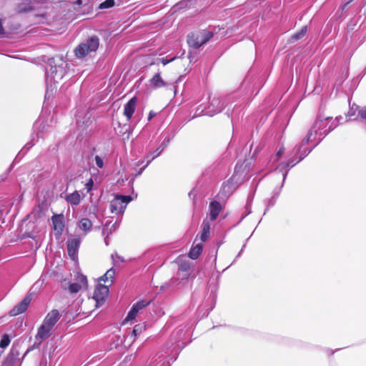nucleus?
<instances>
[{
  "instance_id": "c756f323",
  "label": "nucleus",
  "mask_w": 366,
  "mask_h": 366,
  "mask_svg": "<svg viewBox=\"0 0 366 366\" xmlns=\"http://www.w3.org/2000/svg\"><path fill=\"white\" fill-rule=\"evenodd\" d=\"M281 189H282V187H280V188L279 189V190H278L277 192H275V194L272 196V198H270V199L267 201V205H266V209H265V212H264V214H266V212H267V210H269V209L270 207H273V206L274 205V204H275V202H276V200H277V197H278V196H279V194H280V193Z\"/></svg>"
},
{
  "instance_id": "c85d7f7f",
  "label": "nucleus",
  "mask_w": 366,
  "mask_h": 366,
  "mask_svg": "<svg viewBox=\"0 0 366 366\" xmlns=\"http://www.w3.org/2000/svg\"><path fill=\"white\" fill-rule=\"evenodd\" d=\"M192 1V0H183L177 3L176 5H174L172 9H174V11L181 9H184L190 6Z\"/></svg>"
},
{
  "instance_id": "7ed1b4c3",
  "label": "nucleus",
  "mask_w": 366,
  "mask_h": 366,
  "mask_svg": "<svg viewBox=\"0 0 366 366\" xmlns=\"http://www.w3.org/2000/svg\"><path fill=\"white\" fill-rule=\"evenodd\" d=\"M310 136L305 137L300 144H297L290 154L288 155V159L285 162L288 164V169L292 168L297 163L305 159L312 150V148L306 147L309 142Z\"/></svg>"
},
{
  "instance_id": "4d7b16f0",
  "label": "nucleus",
  "mask_w": 366,
  "mask_h": 366,
  "mask_svg": "<svg viewBox=\"0 0 366 366\" xmlns=\"http://www.w3.org/2000/svg\"><path fill=\"white\" fill-rule=\"evenodd\" d=\"M5 34V31L3 26L2 19H0V35H4Z\"/></svg>"
},
{
  "instance_id": "dca6fc26",
  "label": "nucleus",
  "mask_w": 366,
  "mask_h": 366,
  "mask_svg": "<svg viewBox=\"0 0 366 366\" xmlns=\"http://www.w3.org/2000/svg\"><path fill=\"white\" fill-rule=\"evenodd\" d=\"M186 332H184V328L182 327L177 328L173 332L172 336L175 337V342L172 343V345H174L173 350H176L177 348V350L180 351L185 347L184 343L182 342V336H184Z\"/></svg>"
},
{
  "instance_id": "f257e3e1",
  "label": "nucleus",
  "mask_w": 366,
  "mask_h": 366,
  "mask_svg": "<svg viewBox=\"0 0 366 366\" xmlns=\"http://www.w3.org/2000/svg\"><path fill=\"white\" fill-rule=\"evenodd\" d=\"M339 119H342V117L333 119L332 117H325L320 114H318L312 129L305 137L310 136L309 142L317 139L316 144L312 147V149L337 127Z\"/></svg>"
},
{
  "instance_id": "6ab92c4d",
  "label": "nucleus",
  "mask_w": 366,
  "mask_h": 366,
  "mask_svg": "<svg viewBox=\"0 0 366 366\" xmlns=\"http://www.w3.org/2000/svg\"><path fill=\"white\" fill-rule=\"evenodd\" d=\"M53 229L59 234H61L64 229V219L63 214H54L51 217Z\"/></svg>"
},
{
  "instance_id": "2eb2a0df",
  "label": "nucleus",
  "mask_w": 366,
  "mask_h": 366,
  "mask_svg": "<svg viewBox=\"0 0 366 366\" xmlns=\"http://www.w3.org/2000/svg\"><path fill=\"white\" fill-rule=\"evenodd\" d=\"M20 352L17 346L13 345L10 352L4 359L2 366H14L17 360H19Z\"/></svg>"
},
{
  "instance_id": "680f3d73",
  "label": "nucleus",
  "mask_w": 366,
  "mask_h": 366,
  "mask_svg": "<svg viewBox=\"0 0 366 366\" xmlns=\"http://www.w3.org/2000/svg\"><path fill=\"white\" fill-rule=\"evenodd\" d=\"M152 154L153 153H148L147 155H146V159H147V162H148L149 159H151L152 157Z\"/></svg>"
},
{
  "instance_id": "e433bc0d",
  "label": "nucleus",
  "mask_w": 366,
  "mask_h": 366,
  "mask_svg": "<svg viewBox=\"0 0 366 366\" xmlns=\"http://www.w3.org/2000/svg\"><path fill=\"white\" fill-rule=\"evenodd\" d=\"M149 301L147 300H139L137 303L134 304V306L139 310H141L143 308L146 307L149 305Z\"/></svg>"
},
{
  "instance_id": "c03bdc74",
  "label": "nucleus",
  "mask_w": 366,
  "mask_h": 366,
  "mask_svg": "<svg viewBox=\"0 0 366 366\" xmlns=\"http://www.w3.org/2000/svg\"><path fill=\"white\" fill-rule=\"evenodd\" d=\"M94 160H95L96 165L97 166L98 168L102 169L104 167V161L102 157L97 155L94 157Z\"/></svg>"
},
{
  "instance_id": "5701e85b",
  "label": "nucleus",
  "mask_w": 366,
  "mask_h": 366,
  "mask_svg": "<svg viewBox=\"0 0 366 366\" xmlns=\"http://www.w3.org/2000/svg\"><path fill=\"white\" fill-rule=\"evenodd\" d=\"M202 249H203L202 244L201 243H199V244H196L195 246L192 247V248L190 249V250L188 253V257L193 260L197 259L201 254Z\"/></svg>"
},
{
  "instance_id": "a19ab883",
  "label": "nucleus",
  "mask_w": 366,
  "mask_h": 366,
  "mask_svg": "<svg viewBox=\"0 0 366 366\" xmlns=\"http://www.w3.org/2000/svg\"><path fill=\"white\" fill-rule=\"evenodd\" d=\"M151 153H153L152 157L151 159H149L147 162V164H149L155 158L159 157L161 154V149H159L158 147L153 152H151Z\"/></svg>"
},
{
  "instance_id": "4be33fe9",
  "label": "nucleus",
  "mask_w": 366,
  "mask_h": 366,
  "mask_svg": "<svg viewBox=\"0 0 366 366\" xmlns=\"http://www.w3.org/2000/svg\"><path fill=\"white\" fill-rule=\"evenodd\" d=\"M64 198L65 201L71 206H78L81 199L79 191L78 190H75L72 193L66 194Z\"/></svg>"
},
{
  "instance_id": "ea45409f",
  "label": "nucleus",
  "mask_w": 366,
  "mask_h": 366,
  "mask_svg": "<svg viewBox=\"0 0 366 366\" xmlns=\"http://www.w3.org/2000/svg\"><path fill=\"white\" fill-rule=\"evenodd\" d=\"M137 314L138 313L134 310V309L131 308L126 317L125 320L129 321L134 320L137 317Z\"/></svg>"
},
{
  "instance_id": "3c124183",
  "label": "nucleus",
  "mask_w": 366,
  "mask_h": 366,
  "mask_svg": "<svg viewBox=\"0 0 366 366\" xmlns=\"http://www.w3.org/2000/svg\"><path fill=\"white\" fill-rule=\"evenodd\" d=\"M358 108V107L355 104H354L352 107H350L347 116L349 117H353L355 114V110Z\"/></svg>"
},
{
  "instance_id": "603ef678",
  "label": "nucleus",
  "mask_w": 366,
  "mask_h": 366,
  "mask_svg": "<svg viewBox=\"0 0 366 366\" xmlns=\"http://www.w3.org/2000/svg\"><path fill=\"white\" fill-rule=\"evenodd\" d=\"M173 136L172 137H169V136H167L165 137L162 142H161L162 144H163V147H167L168 146V144H169L171 139H172Z\"/></svg>"
},
{
  "instance_id": "f03ea898",
  "label": "nucleus",
  "mask_w": 366,
  "mask_h": 366,
  "mask_svg": "<svg viewBox=\"0 0 366 366\" xmlns=\"http://www.w3.org/2000/svg\"><path fill=\"white\" fill-rule=\"evenodd\" d=\"M67 64L62 57L48 58L45 66V78L47 86L58 83L67 73Z\"/></svg>"
},
{
  "instance_id": "774afa93",
  "label": "nucleus",
  "mask_w": 366,
  "mask_h": 366,
  "mask_svg": "<svg viewBox=\"0 0 366 366\" xmlns=\"http://www.w3.org/2000/svg\"><path fill=\"white\" fill-rule=\"evenodd\" d=\"M165 147H163V144H160V145L158 147L159 149H161V152H162L164 149H165Z\"/></svg>"
},
{
  "instance_id": "0e129e2a",
  "label": "nucleus",
  "mask_w": 366,
  "mask_h": 366,
  "mask_svg": "<svg viewBox=\"0 0 366 366\" xmlns=\"http://www.w3.org/2000/svg\"><path fill=\"white\" fill-rule=\"evenodd\" d=\"M350 1L346 2L342 6V10L344 11L346 7L347 6V5L350 4Z\"/></svg>"
},
{
  "instance_id": "39448f33",
  "label": "nucleus",
  "mask_w": 366,
  "mask_h": 366,
  "mask_svg": "<svg viewBox=\"0 0 366 366\" xmlns=\"http://www.w3.org/2000/svg\"><path fill=\"white\" fill-rule=\"evenodd\" d=\"M213 36V32L207 30L191 33L187 36V44L195 49L207 44Z\"/></svg>"
},
{
  "instance_id": "4c0bfd02",
  "label": "nucleus",
  "mask_w": 366,
  "mask_h": 366,
  "mask_svg": "<svg viewBox=\"0 0 366 366\" xmlns=\"http://www.w3.org/2000/svg\"><path fill=\"white\" fill-rule=\"evenodd\" d=\"M112 222H106L104 227H107V230H109V233L111 234L112 232H114L116 228L119 226L117 222H114L110 226Z\"/></svg>"
},
{
  "instance_id": "49530a36",
  "label": "nucleus",
  "mask_w": 366,
  "mask_h": 366,
  "mask_svg": "<svg viewBox=\"0 0 366 366\" xmlns=\"http://www.w3.org/2000/svg\"><path fill=\"white\" fill-rule=\"evenodd\" d=\"M149 164L147 163L144 165L142 167H141L135 174L133 175L132 177V182H134L135 178H137L138 176L141 175L143 172V171L148 167Z\"/></svg>"
},
{
  "instance_id": "412c9836",
  "label": "nucleus",
  "mask_w": 366,
  "mask_h": 366,
  "mask_svg": "<svg viewBox=\"0 0 366 366\" xmlns=\"http://www.w3.org/2000/svg\"><path fill=\"white\" fill-rule=\"evenodd\" d=\"M52 328L44 325L43 323L38 328L35 339L45 340L49 338L51 335Z\"/></svg>"
},
{
  "instance_id": "b1692460",
  "label": "nucleus",
  "mask_w": 366,
  "mask_h": 366,
  "mask_svg": "<svg viewBox=\"0 0 366 366\" xmlns=\"http://www.w3.org/2000/svg\"><path fill=\"white\" fill-rule=\"evenodd\" d=\"M210 229L211 226L209 222L206 219H204L202 222V230L200 236V239L202 242H205L207 240L210 234Z\"/></svg>"
},
{
  "instance_id": "4468645a",
  "label": "nucleus",
  "mask_w": 366,
  "mask_h": 366,
  "mask_svg": "<svg viewBox=\"0 0 366 366\" xmlns=\"http://www.w3.org/2000/svg\"><path fill=\"white\" fill-rule=\"evenodd\" d=\"M191 274V264L189 261H182L179 264L177 275L182 278L179 283L187 282Z\"/></svg>"
},
{
  "instance_id": "473e14b6",
  "label": "nucleus",
  "mask_w": 366,
  "mask_h": 366,
  "mask_svg": "<svg viewBox=\"0 0 366 366\" xmlns=\"http://www.w3.org/2000/svg\"><path fill=\"white\" fill-rule=\"evenodd\" d=\"M11 339L8 334H4L0 340V347L2 349L6 348L10 344Z\"/></svg>"
},
{
  "instance_id": "f704fd0d",
  "label": "nucleus",
  "mask_w": 366,
  "mask_h": 366,
  "mask_svg": "<svg viewBox=\"0 0 366 366\" xmlns=\"http://www.w3.org/2000/svg\"><path fill=\"white\" fill-rule=\"evenodd\" d=\"M42 341H43V340L35 339L34 343L27 349V350L24 353L23 357H24L29 352H31L35 349H39L41 345Z\"/></svg>"
},
{
  "instance_id": "a18cd8bd",
  "label": "nucleus",
  "mask_w": 366,
  "mask_h": 366,
  "mask_svg": "<svg viewBox=\"0 0 366 366\" xmlns=\"http://www.w3.org/2000/svg\"><path fill=\"white\" fill-rule=\"evenodd\" d=\"M78 281L80 285H82L84 287H87V278L84 274H79L78 277Z\"/></svg>"
},
{
  "instance_id": "e2e57ef3",
  "label": "nucleus",
  "mask_w": 366,
  "mask_h": 366,
  "mask_svg": "<svg viewBox=\"0 0 366 366\" xmlns=\"http://www.w3.org/2000/svg\"><path fill=\"white\" fill-rule=\"evenodd\" d=\"M116 255V257L118 259V260H119L121 262H123L124 261V259H123V257H120L119 255H118L117 254H115Z\"/></svg>"
},
{
  "instance_id": "a878e982",
  "label": "nucleus",
  "mask_w": 366,
  "mask_h": 366,
  "mask_svg": "<svg viewBox=\"0 0 366 366\" xmlns=\"http://www.w3.org/2000/svg\"><path fill=\"white\" fill-rule=\"evenodd\" d=\"M276 171H278L282 174V183L281 185V187H282L283 184L285 183V181L287 178V176L288 164H286L285 162H282L280 163L276 168Z\"/></svg>"
},
{
  "instance_id": "bf43d9fd",
  "label": "nucleus",
  "mask_w": 366,
  "mask_h": 366,
  "mask_svg": "<svg viewBox=\"0 0 366 366\" xmlns=\"http://www.w3.org/2000/svg\"><path fill=\"white\" fill-rule=\"evenodd\" d=\"M195 196H196V193H195V192H194V189H192V190L189 193V197L190 198H193V199H194V198L195 197Z\"/></svg>"
},
{
  "instance_id": "423d86ee",
  "label": "nucleus",
  "mask_w": 366,
  "mask_h": 366,
  "mask_svg": "<svg viewBox=\"0 0 366 366\" xmlns=\"http://www.w3.org/2000/svg\"><path fill=\"white\" fill-rule=\"evenodd\" d=\"M241 175L238 174L237 167L234 168L233 175L226 182L222 183L219 196L229 197L241 183Z\"/></svg>"
},
{
  "instance_id": "f3484780",
  "label": "nucleus",
  "mask_w": 366,
  "mask_h": 366,
  "mask_svg": "<svg viewBox=\"0 0 366 366\" xmlns=\"http://www.w3.org/2000/svg\"><path fill=\"white\" fill-rule=\"evenodd\" d=\"M222 210V206L219 202L213 200L209 204V216L211 221H215L220 212Z\"/></svg>"
},
{
  "instance_id": "0eeeda50",
  "label": "nucleus",
  "mask_w": 366,
  "mask_h": 366,
  "mask_svg": "<svg viewBox=\"0 0 366 366\" xmlns=\"http://www.w3.org/2000/svg\"><path fill=\"white\" fill-rule=\"evenodd\" d=\"M130 195L117 194L115 197L110 202L109 208L113 214H123L127 204L132 201Z\"/></svg>"
},
{
  "instance_id": "1a4fd4ad",
  "label": "nucleus",
  "mask_w": 366,
  "mask_h": 366,
  "mask_svg": "<svg viewBox=\"0 0 366 366\" xmlns=\"http://www.w3.org/2000/svg\"><path fill=\"white\" fill-rule=\"evenodd\" d=\"M224 102L219 97L212 98L209 104L205 107L204 114L209 117H213L215 114L220 113L224 108Z\"/></svg>"
},
{
  "instance_id": "20e7f679",
  "label": "nucleus",
  "mask_w": 366,
  "mask_h": 366,
  "mask_svg": "<svg viewBox=\"0 0 366 366\" xmlns=\"http://www.w3.org/2000/svg\"><path fill=\"white\" fill-rule=\"evenodd\" d=\"M99 46V38L96 35L91 36L81 42L74 49L75 56L78 59H83L85 56L95 53Z\"/></svg>"
},
{
  "instance_id": "5fc2aeb1",
  "label": "nucleus",
  "mask_w": 366,
  "mask_h": 366,
  "mask_svg": "<svg viewBox=\"0 0 366 366\" xmlns=\"http://www.w3.org/2000/svg\"><path fill=\"white\" fill-rule=\"evenodd\" d=\"M284 152H285V148L283 147H282L277 152L276 155H277V157H281L284 154Z\"/></svg>"
},
{
  "instance_id": "aec40b11",
  "label": "nucleus",
  "mask_w": 366,
  "mask_h": 366,
  "mask_svg": "<svg viewBox=\"0 0 366 366\" xmlns=\"http://www.w3.org/2000/svg\"><path fill=\"white\" fill-rule=\"evenodd\" d=\"M137 102V98L134 97L131 98L129 102L124 105V114L126 116L127 119H130L133 116L136 104Z\"/></svg>"
},
{
  "instance_id": "9d476101",
  "label": "nucleus",
  "mask_w": 366,
  "mask_h": 366,
  "mask_svg": "<svg viewBox=\"0 0 366 366\" xmlns=\"http://www.w3.org/2000/svg\"><path fill=\"white\" fill-rule=\"evenodd\" d=\"M109 287L99 283L94 292L93 298L96 301V307H100L109 295Z\"/></svg>"
},
{
  "instance_id": "864d4df0",
  "label": "nucleus",
  "mask_w": 366,
  "mask_h": 366,
  "mask_svg": "<svg viewBox=\"0 0 366 366\" xmlns=\"http://www.w3.org/2000/svg\"><path fill=\"white\" fill-rule=\"evenodd\" d=\"M245 210H248V212H244V214H242V216L240 219V220L239 221L238 223H239L241 221H242L247 215H249V214L252 213V210H251V208L249 207L248 209H245Z\"/></svg>"
},
{
  "instance_id": "f8f14e48",
  "label": "nucleus",
  "mask_w": 366,
  "mask_h": 366,
  "mask_svg": "<svg viewBox=\"0 0 366 366\" xmlns=\"http://www.w3.org/2000/svg\"><path fill=\"white\" fill-rule=\"evenodd\" d=\"M32 300V296H31V294L29 293V294H27L24 297V299L20 302H19L16 305H15L14 307V308L10 311V315L11 316H16L18 315H20L23 312H24L31 301Z\"/></svg>"
},
{
  "instance_id": "338daca9",
  "label": "nucleus",
  "mask_w": 366,
  "mask_h": 366,
  "mask_svg": "<svg viewBox=\"0 0 366 366\" xmlns=\"http://www.w3.org/2000/svg\"><path fill=\"white\" fill-rule=\"evenodd\" d=\"M244 247H245V244H244V245L242 246V249H241L240 252H239V254L237 255L236 259H237V258H238V257L240 256V254H241V253L242 252V251H243V249H244Z\"/></svg>"
},
{
  "instance_id": "a211bd4d",
  "label": "nucleus",
  "mask_w": 366,
  "mask_h": 366,
  "mask_svg": "<svg viewBox=\"0 0 366 366\" xmlns=\"http://www.w3.org/2000/svg\"><path fill=\"white\" fill-rule=\"evenodd\" d=\"M59 318H60V314H59V310L54 309V310H52L50 312H49L46 315L42 323L53 329V327H54L56 323L58 322Z\"/></svg>"
},
{
  "instance_id": "79ce46f5",
  "label": "nucleus",
  "mask_w": 366,
  "mask_h": 366,
  "mask_svg": "<svg viewBox=\"0 0 366 366\" xmlns=\"http://www.w3.org/2000/svg\"><path fill=\"white\" fill-rule=\"evenodd\" d=\"M94 187V181L92 178H89L86 183L85 184V189H86V192H89L92 190Z\"/></svg>"
},
{
  "instance_id": "cd10ccee",
  "label": "nucleus",
  "mask_w": 366,
  "mask_h": 366,
  "mask_svg": "<svg viewBox=\"0 0 366 366\" xmlns=\"http://www.w3.org/2000/svg\"><path fill=\"white\" fill-rule=\"evenodd\" d=\"M307 31V26H302L299 31L296 32L291 36L290 42H295V41L303 38L305 36Z\"/></svg>"
},
{
  "instance_id": "de8ad7c7",
  "label": "nucleus",
  "mask_w": 366,
  "mask_h": 366,
  "mask_svg": "<svg viewBox=\"0 0 366 366\" xmlns=\"http://www.w3.org/2000/svg\"><path fill=\"white\" fill-rule=\"evenodd\" d=\"M106 274L107 275L108 278L111 280V283H112L113 279L115 275V269L114 268H110L107 271Z\"/></svg>"
},
{
  "instance_id": "2f4dec72",
  "label": "nucleus",
  "mask_w": 366,
  "mask_h": 366,
  "mask_svg": "<svg viewBox=\"0 0 366 366\" xmlns=\"http://www.w3.org/2000/svg\"><path fill=\"white\" fill-rule=\"evenodd\" d=\"M116 4L115 0H105L99 5V9H107L113 7Z\"/></svg>"
},
{
  "instance_id": "58836bf2",
  "label": "nucleus",
  "mask_w": 366,
  "mask_h": 366,
  "mask_svg": "<svg viewBox=\"0 0 366 366\" xmlns=\"http://www.w3.org/2000/svg\"><path fill=\"white\" fill-rule=\"evenodd\" d=\"M176 59H177V56H173V57H170V58H169V56H165V57L159 59V60L164 66H165V65L168 64L169 63L173 61Z\"/></svg>"
},
{
  "instance_id": "393cba45",
  "label": "nucleus",
  "mask_w": 366,
  "mask_h": 366,
  "mask_svg": "<svg viewBox=\"0 0 366 366\" xmlns=\"http://www.w3.org/2000/svg\"><path fill=\"white\" fill-rule=\"evenodd\" d=\"M151 84L154 88H160L166 86V83L161 77V75L159 73H157L154 75V76L150 80Z\"/></svg>"
},
{
  "instance_id": "c9c22d12",
  "label": "nucleus",
  "mask_w": 366,
  "mask_h": 366,
  "mask_svg": "<svg viewBox=\"0 0 366 366\" xmlns=\"http://www.w3.org/2000/svg\"><path fill=\"white\" fill-rule=\"evenodd\" d=\"M81 285L77 282L71 283L69 286V290L71 293H77L81 290Z\"/></svg>"
},
{
  "instance_id": "09e8293b",
  "label": "nucleus",
  "mask_w": 366,
  "mask_h": 366,
  "mask_svg": "<svg viewBox=\"0 0 366 366\" xmlns=\"http://www.w3.org/2000/svg\"><path fill=\"white\" fill-rule=\"evenodd\" d=\"M205 112V108L204 109H200V108H197L194 114V116L192 117V118H195V117H200L202 115H205L204 113Z\"/></svg>"
},
{
  "instance_id": "9b49d317",
  "label": "nucleus",
  "mask_w": 366,
  "mask_h": 366,
  "mask_svg": "<svg viewBox=\"0 0 366 366\" xmlns=\"http://www.w3.org/2000/svg\"><path fill=\"white\" fill-rule=\"evenodd\" d=\"M81 242V240L79 237H74L67 241L68 254L72 260H75L77 258Z\"/></svg>"
},
{
  "instance_id": "7c9ffc66",
  "label": "nucleus",
  "mask_w": 366,
  "mask_h": 366,
  "mask_svg": "<svg viewBox=\"0 0 366 366\" xmlns=\"http://www.w3.org/2000/svg\"><path fill=\"white\" fill-rule=\"evenodd\" d=\"M228 163V161L222 159L221 160L215 162L213 164L212 167L214 169L222 170L227 168Z\"/></svg>"
},
{
  "instance_id": "69168bd1",
  "label": "nucleus",
  "mask_w": 366,
  "mask_h": 366,
  "mask_svg": "<svg viewBox=\"0 0 366 366\" xmlns=\"http://www.w3.org/2000/svg\"><path fill=\"white\" fill-rule=\"evenodd\" d=\"M74 4H77L78 6H80L82 4V0H76L74 1Z\"/></svg>"
},
{
  "instance_id": "37998d69",
  "label": "nucleus",
  "mask_w": 366,
  "mask_h": 366,
  "mask_svg": "<svg viewBox=\"0 0 366 366\" xmlns=\"http://www.w3.org/2000/svg\"><path fill=\"white\" fill-rule=\"evenodd\" d=\"M177 281H178V280L171 279L169 282H165L161 287V290H164L168 289L170 286L174 285Z\"/></svg>"
},
{
  "instance_id": "72a5a7b5",
  "label": "nucleus",
  "mask_w": 366,
  "mask_h": 366,
  "mask_svg": "<svg viewBox=\"0 0 366 366\" xmlns=\"http://www.w3.org/2000/svg\"><path fill=\"white\" fill-rule=\"evenodd\" d=\"M257 186V184H256L254 188V189L250 191V192L249 193L248 197H247V203H246V205H245V207H244L245 209H248L249 207L251 208L252 204V202H253V199H254V194H255V192H256Z\"/></svg>"
},
{
  "instance_id": "bb28decb",
  "label": "nucleus",
  "mask_w": 366,
  "mask_h": 366,
  "mask_svg": "<svg viewBox=\"0 0 366 366\" xmlns=\"http://www.w3.org/2000/svg\"><path fill=\"white\" fill-rule=\"evenodd\" d=\"M79 227L81 230H84L85 232H87L91 230V228L92 227V221L88 218H82L79 221Z\"/></svg>"
},
{
  "instance_id": "13d9d810",
  "label": "nucleus",
  "mask_w": 366,
  "mask_h": 366,
  "mask_svg": "<svg viewBox=\"0 0 366 366\" xmlns=\"http://www.w3.org/2000/svg\"><path fill=\"white\" fill-rule=\"evenodd\" d=\"M117 6H121L124 3L127 2L128 0H115Z\"/></svg>"
},
{
  "instance_id": "6e6552de",
  "label": "nucleus",
  "mask_w": 366,
  "mask_h": 366,
  "mask_svg": "<svg viewBox=\"0 0 366 366\" xmlns=\"http://www.w3.org/2000/svg\"><path fill=\"white\" fill-rule=\"evenodd\" d=\"M41 137L40 135V132L37 133H33L31 136V141L27 142L24 147L21 149V151L18 153L16 157H15L14 160L13 161L12 164L10 165L7 171L5 172V174L2 177V179H6L7 176L9 175V172L11 171V169L14 167V165L16 162H17V159L19 158L21 159L23 157L26 152L33 147L35 145L36 142H38V139Z\"/></svg>"
},
{
  "instance_id": "052dcab7",
  "label": "nucleus",
  "mask_w": 366,
  "mask_h": 366,
  "mask_svg": "<svg viewBox=\"0 0 366 366\" xmlns=\"http://www.w3.org/2000/svg\"><path fill=\"white\" fill-rule=\"evenodd\" d=\"M155 115L156 114L154 112L151 111L148 116V120H151Z\"/></svg>"
},
{
  "instance_id": "8fccbe9b",
  "label": "nucleus",
  "mask_w": 366,
  "mask_h": 366,
  "mask_svg": "<svg viewBox=\"0 0 366 366\" xmlns=\"http://www.w3.org/2000/svg\"><path fill=\"white\" fill-rule=\"evenodd\" d=\"M142 327L140 325H137L134 327L132 332L134 333V336L140 335L142 332Z\"/></svg>"
},
{
  "instance_id": "6e6d98bb",
  "label": "nucleus",
  "mask_w": 366,
  "mask_h": 366,
  "mask_svg": "<svg viewBox=\"0 0 366 366\" xmlns=\"http://www.w3.org/2000/svg\"><path fill=\"white\" fill-rule=\"evenodd\" d=\"M109 280V279L108 278V277H107V275L106 274V273H105L104 275H102V277H100L99 278V282H107Z\"/></svg>"
},
{
  "instance_id": "ddd939ff",
  "label": "nucleus",
  "mask_w": 366,
  "mask_h": 366,
  "mask_svg": "<svg viewBox=\"0 0 366 366\" xmlns=\"http://www.w3.org/2000/svg\"><path fill=\"white\" fill-rule=\"evenodd\" d=\"M21 2L15 5V11L18 14H24L31 11L34 9V4L37 3L38 0H20Z\"/></svg>"
}]
</instances>
